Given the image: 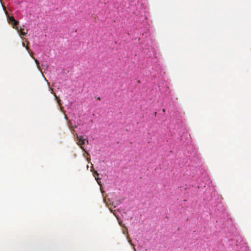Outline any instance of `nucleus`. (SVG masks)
<instances>
[{"mask_svg":"<svg viewBox=\"0 0 251 251\" xmlns=\"http://www.w3.org/2000/svg\"><path fill=\"white\" fill-rule=\"evenodd\" d=\"M26 49L28 50V51H29V48H26Z\"/></svg>","mask_w":251,"mask_h":251,"instance_id":"obj_10","label":"nucleus"},{"mask_svg":"<svg viewBox=\"0 0 251 251\" xmlns=\"http://www.w3.org/2000/svg\"><path fill=\"white\" fill-rule=\"evenodd\" d=\"M53 95H54V97H55V99L56 100L59 106H61L62 104L61 103L60 99H59V98L58 97H57L56 96V95L55 93H53Z\"/></svg>","mask_w":251,"mask_h":251,"instance_id":"obj_6","label":"nucleus"},{"mask_svg":"<svg viewBox=\"0 0 251 251\" xmlns=\"http://www.w3.org/2000/svg\"><path fill=\"white\" fill-rule=\"evenodd\" d=\"M98 100H100V97L98 98Z\"/></svg>","mask_w":251,"mask_h":251,"instance_id":"obj_12","label":"nucleus"},{"mask_svg":"<svg viewBox=\"0 0 251 251\" xmlns=\"http://www.w3.org/2000/svg\"><path fill=\"white\" fill-rule=\"evenodd\" d=\"M122 203V201H118L117 202V204H120V203Z\"/></svg>","mask_w":251,"mask_h":251,"instance_id":"obj_9","label":"nucleus"},{"mask_svg":"<svg viewBox=\"0 0 251 251\" xmlns=\"http://www.w3.org/2000/svg\"><path fill=\"white\" fill-rule=\"evenodd\" d=\"M35 62H36V63L37 64V65H38L39 64V61L37 60V59H35Z\"/></svg>","mask_w":251,"mask_h":251,"instance_id":"obj_8","label":"nucleus"},{"mask_svg":"<svg viewBox=\"0 0 251 251\" xmlns=\"http://www.w3.org/2000/svg\"><path fill=\"white\" fill-rule=\"evenodd\" d=\"M16 29L20 33L21 35L23 36H25L27 33V30H26V32L24 31V29H22L21 27L19 28V27H16Z\"/></svg>","mask_w":251,"mask_h":251,"instance_id":"obj_3","label":"nucleus"},{"mask_svg":"<svg viewBox=\"0 0 251 251\" xmlns=\"http://www.w3.org/2000/svg\"><path fill=\"white\" fill-rule=\"evenodd\" d=\"M65 118L66 119H68V118H67V117L66 115L65 116Z\"/></svg>","mask_w":251,"mask_h":251,"instance_id":"obj_11","label":"nucleus"},{"mask_svg":"<svg viewBox=\"0 0 251 251\" xmlns=\"http://www.w3.org/2000/svg\"><path fill=\"white\" fill-rule=\"evenodd\" d=\"M76 138H77V144L80 146L81 149L84 151L86 153H87V151L84 149L83 145L85 144V141H86L87 144H88V140L84 138L82 136L78 135V134H76Z\"/></svg>","mask_w":251,"mask_h":251,"instance_id":"obj_1","label":"nucleus"},{"mask_svg":"<svg viewBox=\"0 0 251 251\" xmlns=\"http://www.w3.org/2000/svg\"><path fill=\"white\" fill-rule=\"evenodd\" d=\"M8 20L9 22L13 25V28L16 29V27H18L17 25L19 24V21L15 20L13 16L9 17Z\"/></svg>","mask_w":251,"mask_h":251,"instance_id":"obj_2","label":"nucleus"},{"mask_svg":"<svg viewBox=\"0 0 251 251\" xmlns=\"http://www.w3.org/2000/svg\"><path fill=\"white\" fill-rule=\"evenodd\" d=\"M23 46L25 47H26V48H27V47H29L28 46H29V43L28 42L27 44H26V45L25 46V44L24 42L23 43Z\"/></svg>","mask_w":251,"mask_h":251,"instance_id":"obj_7","label":"nucleus"},{"mask_svg":"<svg viewBox=\"0 0 251 251\" xmlns=\"http://www.w3.org/2000/svg\"><path fill=\"white\" fill-rule=\"evenodd\" d=\"M99 173L97 172V171H94V176H95V179L96 180H97V183H98V184L101 186V181L100 180V178H99V177H97L96 176H99Z\"/></svg>","mask_w":251,"mask_h":251,"instance_id":"obj_4","label":"nucleus"},{"mask_svg":"<svg viewBox=\"0 0 251 251\" xmlns=\"http://www.w3.org/2000/svg\"><path fill=\"white\" fill-rule=\"evenodd\" d=\"M103 201H104V202L105 203V204L108 206L109 205L113 204V202H111L110 200L109 199H106L105 198H104Z\"/></svg>","mask_w":251,"mask_h":251,"instance_id":"obj_5","label":"nucleus"}]
</instances>
